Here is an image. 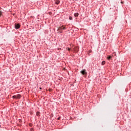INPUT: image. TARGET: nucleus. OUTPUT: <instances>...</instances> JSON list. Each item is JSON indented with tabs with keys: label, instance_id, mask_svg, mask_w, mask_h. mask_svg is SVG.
<instances>
[{
	"label": "nucleus",
	"instance_id": "obj_1",
	"mask_svg": "<svg viewBox=\"0 0 131 131\" xmlns=\"http://www.w3.org/2000/svg\"><path fill=\"white\" fill-rule=\"evenodd\" d=\"M21 98V95L18 94L13 96V99H20Z\"/></svg>",
	"mask_w": 131,
	"mask_h": 131
},
{
	"label": "nucleus",
	"instance_id": "obj_2",
	"mask_svg": "<svg viewBox=\"0 0 131 131\" xmlns=\"http://www.w3.org/2000/svg\"><path fill=\"white\" fill-rule=\"evenodd\" d=\"M80 73H81V74H82V75H86V74H87L86 70H85V69L82 70L80 72Z\"/></svg>",
	"mask_w": 131,
	"mask_h": 131
},
{
	"label": "nucleus",
	"instance_id": "obj_3",
	"mask_svg": "<svg viewBox=\"0 0 131 131\" xmlns=\"http://www.w3.org/2000/svg\"><path fill=\"white\" fill-rule=\"evenodd\" d=\"M63 28V26L59 27L58 30H57V31H58V33H62V29Z\"/></svg>",
	"mask_w": 131,
	"mask_h": 131
},
{
	"label": "nucleus",
	"instance_id": "obj_4",
	"mask_svg": "<svg viewBox=\"0 0 131 131\" xmlns=\"http://www.w3.org/2000/svg\"><path fill=\"white\" fill-rule=\"evenodd\" d=\"M73 51L74 53H77L79 51V48L78 47H75V48H73Z\"/></svg>",
	"mask_w": 131,
	"mask_h": 131
},
{
	"label": "nucleus",
	"instance_id": "obj_5",
	"mask_svg": "<svg viewBox=\"0 0 131 131\" xmlns=\"http://www.w3.org/2000/svg\"><path fill=\"white\" fill-rule=\"evenodd\" d=\"M15 29H19V28H20V25H19V24H15Z\"/></svg>",
	"mask_w": 131,
	"mask_h": 131
},
{
	"label": "nucleus",
	"instance_id": "obj_6",
	"mask_svg": "<svg viewBox=\"0 0 131 131\" xmlns=\"http://www.w3.org/2000/svg\"><path fill=\"white\" fill-rule=\"evenodd\" d=\"M55 4H56V5H59V4H60V1H59V0H56V1H55Z\"/></svg>",
	"mask_w": 131,
	"mask_h": 131
},
{
	"label": "nucleus",
	"instance_id": "obj_7",
	"mask_svg": "<svg viewBox=\"0 0 131 131\" xmlns=\"http://www.w3.org/2000/svg\"><path fill=\"white\" fill-rule=\"evenodd\" d=\"M78 13H76L74 14V16L75 17H78Z\"/></svg>",
	"mask_w": 131,
	"mask_h": 131
},
{
	"label": "nucleus",
	"instance_id": "obj_8",
	"mask_svg": "<svg viewBox=\"0 0 131 131\" xmlns=\"http://www.w3.org/2000/svg\"><path fill=\"white\" fill-rule=\"evenodd\" d=\"M66 50H68V51H69V52H70V51L71 50V48L68 47L66 48Z\"/></svg>",
	"mask_w": 131,
	"mask_h": 131
},
{
	"label": "nucleus",
	"instance_id": "obj_9",
	"mask_svg": "<svg viewBox=\"0 0 131 131\" xmlns=\"http://www.w3.org/2000/svg\"><path fill=\"white\" fill-rule=\"evenodd\" d=\"M101 64H102V66L105 65V61H103L102 62V63H101Z\"/></svg>",
	"mask_w": 131,
	"mask_h": 131
},
{
	"label": "nucleus",
	"instance_id": "obj_10",
	"mask_svg": "<svg viewBox=\"0 0 131 131\" xmlns=\"http://www.w3.org/2000/svg\"><path fill=\"white\" fill-rule=\"evenodd\" d=\"M111 58H112V56H109L107 57V59H108V60H110V59H111Z\"/></svg>",
	"mask_w": 131,
	"mask_h": 131
},
{
	"label": "nucleus",
	"instance_id": "obj_11",
	"mask_svg": "<svg viewBox=\"0 0 131 131\" xmlns=\"http://www.w3.org/2000/svg\"><path fill=\"white\" fill-rule=\"evenodd\" d=\"M36 116H39V112H37L36 113Z\"/></svg>",
	"mask_w": 131,
	"mask_h": 131
},
{
	"label": "nucleus",
	"instance_id": "obj_12",
	"mask_svg": "<svg viewBox=\"0 0 131 131\" xmlns=\"http://www.w3.org/2000/svg\"><path fill=\"white\" fill-rule=\"evenodd\" d=\"M63 30H65L66 29V28L63 26V27L62 28Z\"/></svg>",
	"mask_w": 131,
	"mask_h": 131
},
{
	"label": "nucleus",
	"instance_id": "obj_13",
	"mask_svg": "<svg viewBox=\"0 0 131 131\" xmlns=\"http://www.w3.org/2000/svg\"><path fill=\"white\" fill-rule=\"evenodd\" d=\"M69 20H72V17L70 16L69 17Z\"/></svg>",
	"mask_w": 131,
	"mask_h": 131
},
{
	"label": "nucleus",
	"instance_id": "obj_14",
	"mask_svg": "<svg viewBox=\"0 0 131 131\" xmlns=\"http://www.w3.org/2000/svg\"><path fill=\"white\" fill-rule=\"evenodd\" d=\"M57 119H58V120H60L61 119V117H59V118H58Z\"/></svg>",
	"mask_w": 131,
	"mask_h": 131
},
{
	"label": "nucleus",
	"instance_id": "obj_15",
	"mask_svg": "<svg viewBox=\"0 0 131 131\" xmlns=\"http://www.w3.org/2000/svg\"><path fill=\"white\" fill-rule=\"evenodd\" d=\"M2 12L0 11V16H2Z\"/></svg>",
	"mask_w": 131,
	"mask_h": 131
},
{
	"label": "nucleus",
	"instance_id": "obj_16",
	"mask_svg": "<svg viewBox=\"0 0 131 131\" xmlns=\"http://www.w3.org/2000/svg\"><path fill=\"white\" fill-rule=\"evenodd\" d=\"M121 4H124L123 2H121Z\"/></svg>",
	"mask_w": 131,
	"mask_h": 131
},
{
	"label": "nucleus",
	"instance_id": "obj_17",
	"mask_svg": "<svg viewBox=\"0 0 131 131\" xmlns=\"http://www.w3.org/2000/svg\"><path fill=\"white\" fill-rule=\"evenodd\" d=\"M58 50H61V49L60 48H58Z\"/></svg>",
	"mask_w": 131,
	"mask_h": 131
}]
</instances>
